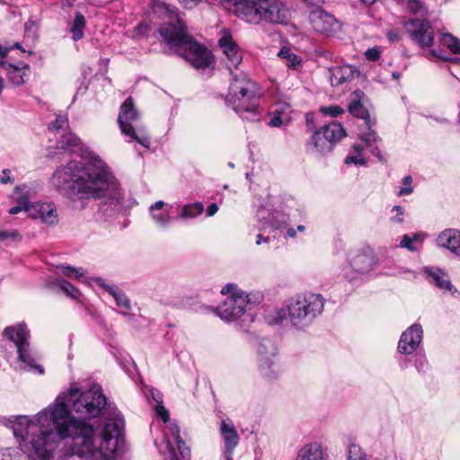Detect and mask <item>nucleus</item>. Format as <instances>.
Returning a JSON list of instances; mask_svg holds the SVG:
<instances>
[{
    "label": "nucleus",
    "instance_id": "nucleus-1",
    "mask_svg": "<svg viewBox=\"0 0 460 460\" xmlns=\"http://www.w3.org/2000/svg\"><path fill=\"white\" fill-rule=\"evenodd\" d=\"M106 404L99 386L82 393L70 388L34 416L10 422L21 450L34 460H112L124 420L113 413L102 422Z\"/></svg>",
    "mask_w": 460,
    "mask_h": 460
},
{
    "label": "nucleus",
    "instance_id": "nucleus-2",
    "mask_svg": "<svg viewBox=\"0 0 460 460\" xmlns=\"http://www.w3.org/2000/svg\"><path fill=\"white\" fill-rule=\"evenodd\" d=\"M53 188L71 201L105 199L113 210L125 208L124 191L107 164L97 155L87 162L70 161L58 167L51 179Z\"/></svg>",
    "mask_w": 460,
    "mask_h": 460
},
{
    "label": "nucleus",
    "instance_id": "nucleus-3",
    "mask_svg": "<svg viewBox=\"0 0 460 460\" xmlns=\"http://www.w3.org/2000/svg\"><path fill=\"white\" fill-rule=\"evenodd\" d=\"M160 36L195 69H205L214 63L213 55L205 46L198 43L186 32V24L177 17L175 22L164 24L159 29Z\"/></svg>",
    "mask_w": 460,
    "mask_h": 460
},
{
    "label": "nucleus",
    "instance_id": "nucleus-4",
    "mask_svg": "<svg viewBox=\"0 0 460 460\" xmlns=\"http://www.w3.org/2000/svg\"><path fill=\"white\" fill-rule=\"evenodd\" d=\"M229 10L252 24H282L288 20V9L281 0H234Z\"/></svg>",
    "mask_w": 460,
    "mask_h": 460
},
{
    "label": "nucleus",
    "instance_id": "nucleus-5",
    "mask_svg": "<svg viewBox=\"0 0 460 460\" xmlns=\"http://www.w3.org/2000/svg\"><path fill=\"white\" fill-rule=\"evenodd\" d=\"M226 102L243 120L252 122L261 120L262 110L259 105L255 84L246 75H234Z\"/></svg>",
    "mask_w": 460,
    "mask_h": 460
},
{
    "label": "nucleus",
    "instance_id": "nucleus-6",
    "mask_svg": "<svg viewBox=\"0 0 460 460\" xmlns=\"http://www.w3.org/2000/svg\"><path fill=\"white\" fill-rule=\"evenodd\" d=\"M325 299L320 294H298L287 300L288 316L290 324L298 329L305 330L322 314Z\"/></svg>",
    "mask_w": 460,
    "mask_h": 460
},
{
    "label": "nucleus",
    "instance_id": "nucleus-7",
    "mask_svg": "<svg viewBox=\"0 0 460 460\" xmlns=\"http://www.w3.org/2000/svg\"><path fill=\"white\" fill-rule=\"evenodd\" d=\"M140 114L135 108L132 97H128L120 106L118 123L121 132L146 148L150 146V137L146 128L138 125Z\"/></svg>",
    "mask_w": 460,
    "mask_h": 460
},
{
    "label": "nucleus",
    "instance_id": "nucleus-8",
    "mask_svg": "<svg viewBox=\"0 0 460 460\" xmlns=\"http://www.w3.org/2000/svg\"><path fill=\"white\" fill-rule=\"evenodd\" d=\"M4 335L15 345L18 359L25 369L34 370L39 374L44 373V368L37 363V358L31 349L30 331L26 323H19L4 328Z\"/></svg>",
    "mask_w": 460,
    "mask_h": 460
},
{
    "label": "nucleus",
    "instance_id": "nucleus-9",
    "mask_svg": "<svg viewBox=\"0 0 460 460\" xmlns=\"http://www.w3.org/2000/svg\"><path fill=\"white\" fill-rule=\"evenodd\" d=\"M375 264V258L370 251L351 252L342 268V275L348 281L356 283L364 279L374 270Z\"/></svg>",
    "mask_w": 460,
    "mask_h": 460
},
{
    "label": "nucleus",
    "instance_id": "nucleus-10",
    "mask_svg": "<svg viewBox=\"0 0 460 460\" xmlns=\"http://www.w3.org/2000/svg\"><path fill=\"white\" fill-rule=\"evenodd\" d=\"M260 302V297L247 293H235L228 296L219 306L213 308V312L226 322H234L241 318L251 305Z\"/></svg>",
    "mask_w": 460,
    "mask_h": 460
},
{
    "label": "nucleus",
    "instance_id": "nucleus-11",
    "mask_svg": "<svg viewBox=\"0 0 460 460\" xmlns=\"http://www.w3.org/2000/svg\"><path fill=\"white\" fill-rule=\"evenodd\" d=\"M49 130L59 135L57 148L72 154L82 150L80 139L69 130L68 119L65 115H58L54 122L49 125Z\"/></svg>",
    "mask_w": 460,
    "mask_h": 460
},
{
    "label": "nucleus",
    "instance_id": "nucleus-12",
    "mask_svg": "<svg viewBox=\"0 0 460 460\" xmlns=\"http://www.w3.org/2000/svg\"><path fill=\"white\" fill-rule=\"evenodd\" d=\"M165 450L170 460H189L190 447L180 436V429L175 423H169L164 429Z\"/></svg>",
    "mask_w": 460,
    "mask_h": 460
},
{
    "label": "nucleus",
    "instance_id": "nucleus-13",
    "mask_svg": "<svg viewBox=\"0 0 460 460\" xmlns=\"http://www.w3.org/2000/svg\"><path fill=\"white\" fill-rule=\"evenodd\" d=\"M404 28L411 39L421 47H429L434 40L430 23L423 19H411L404 22Z\"/></svg>",
    "mask_w": 460,
    "mask_h": 460
},
{
    "label": "nucleus",
    "instance_id": "nucleus-14",
    "mask_svg": "<svg viewBox=\"0 0 460 460\" xmlns=\"http://www.w3.org/2000/svg\"><path fill=\"white\" fill-rule=\"evenodd\" d=\"M28 217L32 219H40L48 226H56L59 221L58 208L53 202H31Z\"/></svg>",
    "mask_w": 460,
    "mask_h": 460
},
{
    "label": "nucleus",
    "instance_id": "nucleus-15",
    "mask_svg": "<svg viewBox=\"0 0 460 460\" xmlns=\"http://www.w3.org/2000/svg\"><path fill=\"white\" fill-rule=\"evenodd\" d=\"M423 337V330L420 324L414 323L404 331L398 342L401 354L411 355L419 348Z\"/></svg>",
    "mask_w": 460,
    "mask_h": 460
},
{
    "label": "nucleus",
    "instance_id": "nucleus-16",
    "mask_svg": "<svg viewBox=\"0 0 460 460\" xmlns=\"http://www.w3.org/2000/svg\"><path fill=\"white\" fill-rule=\"evenodd\" d=\"M220 435L224 444L223 459L233 460L234 448L239 444V435L231 421L222 420L220 425Z\"/></svg>",
    "mask_w": 460,
    "mask_h": 460
},
{
    "label": "nucleus",
    "instance_id": "nucleus-17",
    "mask_svg": "<svg viewBox=\"0 0 460 460\" xmlns=\"http://www.w3.org/2000/svg\"><path fill=\"white\" fill-rule=\"evenodd\" d=\"M310 22L314 30L322 34H329L335 30L337 20L323 10H315L310 13Z\"/></svg>",
    "mask_w": 460,
    "mask_h": 460
},
{
    "label": "nucleus",
    "instance_id": "nucleus-18",
    "mask_svg": "<svg viewBox=\"0 0 460 460\" xmlns=\"http://www.w3.org/2000/svg\"><path fill=\"white\" fill-rule=\"evenodd\" d=\"M423 274L427 280L438 287L443 291H448L454 294L456 289L452 285L448 275L441 269L436 267L426 266L422 269Z\"/></svg>",
    "mask_w": 460,
    "mask_h": 460
},
{
    "label": "nucleus",
    "instance_id": "nucleus-19",
    "mask_svg": "<svg viewBox=\"0 0 460 460\" xmlns=\"http://www.w3.org/2000/svg\"><path fill=\"white\" fill-rule=\"evenodd\" d=\"M438 247L447 249L451 253L460 257V230L447 228L440 232L436 239Z\"/></svg>",
    "mask_w": 460,
    "mask_h": 460
},
{
    "label": "nucleus",
    "instance_id": "nucleus-20",
    "mask_svg": "<svg viewBox=\"0 0 460 460\" xmlns=\"http://www.w3.org/2000/svg\"><path fill=\"white\" fill-rule=\"evenodd\" d=\"M365 93L360 90L354 91L350 95V100L348 104V110L354 117L364 119L367 127L373 126L376 121L371 119L368 111L364 107L362 99Z\"/></svg>",
    "mask_w": 460,
    "mask_h": 460
},
{
    "label": "nucleus",
    "instance_id": "nucleus-21",
    "mask_svg": "<svg viewBox=\"0 0 460 460\" xmlns=\"http://www.w3.org/2000/svg\"><path fill=\"white\" fill-rule=\"evenodd\" d=\"M356 74H358V71L351 65L336 66L328 68V79L332 86H339L350 81Z\"/></svg>",
    "mask_w": 460,
    "mask_h": 460
},
{
    "label": "nucleus",
    "instance_id": "nucleus-22",
    "mask_svg": "<svg viewBox=\"0 0 460 460\" xmlns=\"http://www.w3.org/2000/svg\"><path fill=\"white\" fill-rule=\"evenodd\" d=\"M167 206L163 200L155 201L148 208L150 217L154 224L162 229L167 228L172 222V217L169 209H164Z\"/></svg>",
    "mask_w": 460,
    "mask_h": 460
},
{
    "label": "nucleus",
    "instance_id": "nucleus-23",
    "mask_svg": "<svg viewBox=\"0 0 460 460\" xmlns=\"http://www.w3.org/2000/svg\"><path fill=\"white\" fill-rule=\"evenodd\" d=\"M4 69L10 82L14 85H21L25 83L29 76L30 67L24 62H17L13 64L10 62L3 64Z\"/></svg>",
    "mask_w": 460,
    "mask_h": 460
},
{
    "label": "nucleus",
    "instance_id": "nucleus-24",
    "mask_svg": "<svg viewBox=\"0 0 460 460\" xmlns=\"http://www.w3.org/2000/svg\"><path fill=\"white\" fill-rule=\"evenodd\" d=\"M95 281L99 287L104 288L114 298L116 305L121 308V313L128 314L131 310V303L127 295L118 287L106 284L101 278H97Z\"/></svg>",
    "mask_w": 460,
    "mask_h": 460
},
{
    "label": "nucleus",
    "instance_id": "nucleus-25",
    "mask_svg": "<svg viewBox=\"0 0 460 460\" xmlns=\"http://www.w3.org/2000/svg\"><path fill=\"white\" fill-rule=\"evenodd\" d=\"M219 47L222 49L223 53L230 62V66H232L234 68H236L237 66L241 63L243 57L238 46L233 40L232 37H222L219 40Z\"/></svg>",
    "mask_w": 460,
    "mask_h": 460
},
{
    "label": "nucleus",
    "instance_id": "nucleus-26",
    "mask_svg": "<svg viewBox=\"0 0 460 460\" xmlns=\"http://www.w3.org/2000/svg\"><path fill=\"white\" fill-rule=\"evenodd\" d=\"M257 217L259 220L263 221L264 226H269L274 229L280 228L288 219V215L280 210L270 212L269 209L263 208L258 209Z\"/></svg>",
    "mask_w": 460,
    "mask_h": 460
},
{
    "label": "nucleus",
    "instance_id": "nucleus-27",
    "mask_svg": "<svg viewBox=\"0 0 460 460\" xmlns=\"http://www.w3.org/2000/svg\"><path fill=\"white\" fill-rule=\"evenodd\" d=\"M258 371L260 376L268 381L277 379L280 374L278 358L258 359Z\"/></svg>",
    "mask_w": 460,
    "mask_h": 460
},
{
    "label": "nucleus",
    "instance_id": "nucleus-28",
    "mask_svg": "<svg viewBox=\"0 0 460 460\" xmlns=\"http://www.w3.org/2000/svg\"><path fill=\"white\" fill-rule=\"evenodd\" d=\"M295 460H327L321 444L312 442L303 446Z\"/></svg>",
    "mask_w": 460,
    "mask_h": 460
},
{
    "label": "nucleus",
    "instance_id": "nucleus-29",
    "mask_svg": "<svg viewBox=\"0 0 460 460\" xmlns=\"http://www.w3.org/2000/svg\"><path fill=\"white\" fill-rule=\"evenodd\" d=\"M323 136L332 144V147L334 145L346 136V131L341 124L337 122H332L322 128Z\"/></svg>",
    "mask_w": 460,
    "mask_h": 460
},
{
    "label": "nucleus",
    "instance_id": "nucleus-30",
    "mask_svg": "<svg viewBox=\"0 0 460 460\" xmlns=\"http://www.w3.org/2000/svg\"><path fill=\"white\" fill-rule=\"evenodd\" d=\"M278 358V347L274 341L269 338L262 339L258 345V359Z\"/></svg>",
    "mask_w": 460,
    "mask_h": 460
},
{
    "label": "nucleus",
    "instance_id": "nucleus-31",
    "mask_svg": "<svg viewBox=\"0 0 460 460\" xmlns=\"http://www.w3.org/2000/svg\"><path fill=\"white\" fill-rule=\"evenodd\" d=\"M204 212V206L201 202L185 204L179 213V218L181 220L193 219Z\"/></svg>",
    "mask_w": 460,
    "mask_h": 460
},
{
    "label": "nucleus",
    "instance_id": "nucleus-32",
    "mask_svg": "<svg viewBox=\"0 0 460 460\" xmlns=\"http://www.w3.org/2000/svg\"><path fill=\"white\" fill-rule=\"evenodd\" d=\"M278 56L282 58V59H285L286 60V66L288 67V68H291V69H297L300 65H301V62H302V58L295 54L294 52H292V50L288 48H282Z\"/></svg>",
    "mask_w": 460,
    "mask_h": 460
},
{
    "label": "nucleus",
    "instance_id": "nucleus-33",
    "mask_svg": "<svg viewBox=\"0 0 460 460\" xmlns=\"http://www.w3.org/2000/svg\"><path fill=\"white\" fill-rule=\"evenodd\" d=\"M85 28V18L81 13H76L71 26L72 39L78 41L84 37Z\"/></svg>",
    "mask_w": 460,
    "mask_h": 460
},
{
    "label": "nucleus",
    "instance_id": "nucleus-34",
    "mask_svg": "<svg viewBox=\"0 0 460 460\" xmlns=\"http://www.w3.org/2000/svg\"><path fill=\"white\" fill-rule=\"evenodd\" d=\"M267 320L270 324L280 325L284 321H288V306L274 308L268 312Z\"/></svg>",
    "mask_w": 460,
    "mask_h": 460
},
{
    "label": "nucleus",
    "instance_id": "nucleus-35",
    "mask_svg": "<svg viewBox=\"0 0 460 460\" xmlns=\"http://www.w3.org/2000/svg\"><path fill=\"white\" fill-rule=\"evenodd\" d=\"M312 140L314 147L320 153H327L332 150V146L330 142L323 136V130H317L314 133Z\"/></svg>",
    "mask_w": 460,
    "mask_h": 460
},
{
    "label": "nucleus",
    "instance_id": "nucleus-36",
    "mask_svg": "<svg viewBox=\"0 0 460 460\" xmlns=\"http://www.w3.org/2000/svg\"><path fill=\"white\" fill-rule=\"evenodd\" d=\"M399 4L409 9L412 13L423 14L425 6L420 0H395Z\"/></svg>",
    "mask_w": 460,
    "mask_h": 460
},
{
    "label": "nucleus",
    "instance_id": "nucleus-37",
    "mask_svg": "<svg viewBox=\"0 0 460 460\" xmlns=\"http://www.w3.org/2000/svg\"><path fill=\"white\" fill-rule=\"evenodd\" d=\"M423 239V235L421 234H415L412 236L408 234H403L402 236V240L400 242V247L405 248L410 252H416L417 247L413 245L415 242H420Z\"/></svg>",
    "mask_w": 460,
    "mask_h": 460
},
{
    "label": "nucleus",
    "instance_id": "nucleus-38",
    "mask_svg": "<svg viewBox=\"0 0 460 460\" xmlns=\"http://www.w3.org/2000/svg\"><path fill=\"white\" fill-rule=\"evenodd\" d=\"M441 40L443 45L447 47L451 52L460 55V40L457 38L450 33H444Z\"/></svg>",
    "mask_w": 460,
    "mask_h": 460
},
{
    "label": "nucleus",
    "instance_id": "nucleus-39",
    "mask_svg": "<svg viewBox=\"0 0 460 460\" xmlns=\"http://www.w3.org/2000/svg\"><path fill=\"white\" fill-rule=\"evenodd\" d=\"M17 205L9 209L11 215H16L22 210H24L28 214V208H31V202L29 198L25 195H22L17 199Z\"/></svg>",
    "mask_w": 460,
    "mask_h": 460
},
{
    "label": "nucleus",
    "instance_id": "nucleus-40",
    "mask_svg": "<svg viewBox=\"0 0 460 460\" xmlns=\"http://www.w3.org/2000/svg\"><path fill=\"white\" fill-rule=\"evenodd\" d=\"M59 272L66 277L79 279L84 276V271L81 268H75L72 266H60Z\"/></svg>",
    "mask_w": 460,
    "mask_h": 460
},
{
    "label": "nucleus",
    "instance_id": "nucleus-41",
    "mask_svg": "<svg viewBox=\"0 0 460 460\" xmlns=\"http://www.w3.org/2000/svg\"><path fill=\"white\" fill-rule=\"evenodd\" d=\"M60 288L73 299H78L81 296L79 289L75 288L71 283L66 280H61L59 282Z\"/></svg>",
    "mask_w": 460,
    "mask_h": 460
},
{
    "label": "nucleus",
    "instance_id": "nucleus-42",
    "mask_svg": "<svg viewBox=\"0 0 460 460\" xmlns=\"http://www.w3.org/2000/svg\"><path fill=\"white\" fill-rule=\"evenodd\" d=\"M368 128V130L363 134L360 135V139L366 143V146L367 147H371L372 145L376 144L377 141L380 140L379 137L377 136V134L372 130L370 128L371 127H367Z\"/></svg>",
    "mask_w": 460,
    "mask_h": 460
},
{
    "label": "nucleus",
    "instance_id": "nucleus-43",
    "mask_svg": "<svg viewBox=\"0 0 460 460\" xmlns=\"http://www.w3.org/2000/svg\"><path fill=\"white\" fill-rule=\"evenodd\" d=\"M19 242L22 240V236L17 230H4L0 231V242L5 241Z\"/></svg>",
    "mask_w": 460,
    "mask_h": 460
},
{
    "label": "nucleus",
    "instance_id": "nucleus-44",
    "mask_svg": "<svg viewBox=\"0 0 460 460\" xmlns=\"http://www.w3.org/2000/svg\"><path fill=\"white\" fill-rule=\"evenodd\" d=\"M412 178L410 175L405 176L402 179V185L398 192L399 196L409 195L412 193L413 188L411 187Z\"/></svg>",
    "mask_w": 460,
    "mask_h": 460
},
{
    "label": "nucleus",
    "instance_id": "nucleus-45",
    "mask_svg": "<svg viewBox=\"0 0 460 460\" xmlns=\"http://www.w3.org/2000/svg\"><path fill=\"white\" fill-rule=\"evenodd\" d=\"M13 49H17L22 50V52H25V50L22 48L19 42H16L9 47H3L2 45H0V66H3V64L7 63V61H3V59L7 56L8 52Z\"/></svg>",
    "mask_w": 460,
    "mask_h": 460
},
{
    "label": "nucleus",
    "instance_id": "nucleus-46",
    "mask_svg": "<svg viewBox=\"0 0 460 460\" xmlns=\"http://www.w3.org/2000/svg\"><path fill=\"white\" fill-rule=\"evenodd\" d=\"M321 111L323 113L330 115L332 118H337L340 115L344 113V110L338 105L324 107V108H322Z\"/></svg>",
    "mask_w": 460,
    "mask_h": 460
},
{
    "label": "nucleus",
    "instance_id": "nucleus-47",
    "mask_svg": "<svg viewBox=\"0 0 460 460\" xmlns=\"http://www.w3.org/2000/svg\"><path fill=\"white\" fill-rule=\"evenodd\" d=\"M315 54L318 58L324 59L326 61L332 60L333 53L329 49L319 47L315 49Z\"/></svg>",
    "mask_w": 460,
    "mask_h": 460
},
{
    "label": "nucleus",
    "instance_id": "nucleus-48",
    "mask_svg": "<svg viewBox=\"0 0 460 460\" xmlns=\"http://www.w3.org/2000/svg\"><path fill=\"white\" fill-rule=\"evenodd\" d=\"M155 412L157 416H159L164 422H167L169 420L170 415L169 411L166 410V408L163 405V402L159 404H155Z\"/></svg>",
    "mask_w": 460,
    "mask_h": 460
},
{
    "label": "nucleus",
    "instance_id": "nucleus-49",
    "mask_svg": "<svg viewBox=\"0 0 460 460\" xmlns=\"http://www.w3.org/2000/svg\"><path fill=\"white\" fill-rule=\"evenodd\" d=\"M380 55H381V51H380L379 48H377V47L368 49L365 53L366 58L369 61L378 60L380 58Z\"/></svg>",
    "mask_w": 460,
    "mask_h": 460
},
{
    "label": "nucleus",
    "instance_id": "nucleus-50",
    "mask_svg": "<svg viewBox=\"0 0 460 460\" xmlns=\"http://www.w3.org/2000/svg\"><path fill=\"white\" fill-rule=\"evenodd\" d=\"M235 293H244L243 291L240 290L237 288V285L235 284H226L225 287H223L221 290V294L223 295H228L231 294V296H235Z\"/></svg>",
    "mask_w": 460,
    "mask_h": 460
},
{
    "label": "nucleus",
    "instance_id": "nucleus-51",
    "mask_svg": "<svg viewBox=\"0 0 460 460\" xmlns=\"http://www.w3.org/2000/svg\"><path fill=\"white\" fill-rule=\"evenodd\" d=\"M392 212H396L394 216L391 217V221L394 223H402L403 221V208L401 206H394Z\"/></svg>",
    "mask_w": 460,
    "mask_h": 460
},
{
    "label": "nucleus",
    "instance_id": "nucleus-52",
    "mask_svg": "<svg viewBox=\"0 0 460 460\" xmlns=\"http://www.w3.org/2000/svg\"><path fill=\"white\" fill-rule=\"evenodd\" d=\"M345 164H354L365 165L367 164V161L363 157H358L357 155H349L345 159Z\"/></svg>",
    "mask_w": 460,
    "mask_h": 460
},
{
    "label": "nucleus",
    "instance_id": "nucleus-53",
    "mask_svg": "<svg viewBox=\"0 0 460 460\" xmlns=\"http://www.w3.org/2000/svg\"><path fill=\"white\" fill-rule=\"evenodd\" d=\"M0 181L3 184L13 183L14 181L13 177L11 176V171L9 169L3 170Z\"/></svg>",
    "mask_w": 460,
    "mask_h": 460
},
{
    "label": "nucleus",
    "instance_id": "nucleus-54",
    "mask_svg": "<svg viewBox=\"0 0 460 460\" xmlns=\"http://www.w3.org/2000/svg\"><path fill=\"white\" fill-rule=\"evenodd\" d=\"M282 124V119L279 115L273 116L270 121L268 122V125L272 128H279Z\"/></svg>",
    "mask_w": 460,
    "mask_h": 460
},
{
    "label": "nucleus",
    "instance_id": "nucleus-55",
    "mask_svg": "<svg viewBox=\"0 0 460 460\" xmlns=\"http://www.w3.org/2000/svg\"><path fill=\"white\" fill-rule=\"evenodd\" d=\"M181 4L188 9H191L200 1V0H179Z\"/></svg>",
    "mask_w": 460,
    "mask_h": 460
},
{
    "label": "nucleus",
    "instance_id": "nucleus-56",
    "mask_svg": "<svg viewBox=\"0 0 460 460\" xmlns=\"http://www.w3.org/2000/svg\"><path fill=\"white\" fill-rule=\"evenodd\" d=\"M218 211V206L217 203H211L207 208V216L213 217Z\"/></svg>",
    "mask_w": 460,
    "mask_h": 460
},
{
    "label": "nucleus",
    "instance_id": "nucleus-57",
    "mask_svg": "<svg viewBox=\"0 0 460 460\" xmlns=\"http://www.w3.org/2000/svg\"><path fill=\"white\" fill-rule=\"evenodd\" d=\"M387 38L389 40V41H392V42H394V41H399L400 40V35H399V32L396 31H390L387 32Z\"/></svg>",
    "mask_w": 460,
    "mask_h": 460
},
{
    "label": "nucleus",
    "instance_id": "nucleus-58",
    "mask_svg": "<svg viewBox=\"0 0 460 460\" xmlns=\"http://www.w3.org/2000/svg\"><path fill=\"white\" fill-rule=\"evenodd\" d=\"M369 150H370V153L375 155L376 157H377L380 161L383 160V156H382V154L380 152V149L378 146H375V145H372L371 147H368Z\"/></svg>",
    "mask_w": 460,
    "mask_h": 460
},
{
    "label": "nucleus",
    "instance_id": "nucleus-59",
    "mask_svg": "<svg viewBox=\"0 0 460 460\" xmlns=\"http://www.w3.org/2000/svg\"><path fill=\"white\" fill-rule=\"evenodd\" d=\"M151 395H152V398L155 402L156 404H159V403L163 402L162 395H161V394L158 391L152 390L151 391Z\"/></svg>",
    "mask_w": 460,
    "mask_h": 460
},
{
    "label": "nucleus",
    "instance_id": "nucleus-60",
    "mask_svg": "<svg viewBox=\"0 0 460 460\" xmlns=\"http://www.w3.org/2000/svg\"><path fill=\"white\" fill-rule=\"evenodd\" d=\"M270 238L269 237H263L261 234L257 235L256 244L260 245L262 243H269Z\"/></svg>",
    "mask_w": 460,
    "mask_h": 460
},
{
    "label": "nucleus",
    "instance_id": "nucleus-61",
    "mask_svg": "<svg viewBox=\"0 0 460 460\" xmlns=\"http://www.w3.org/2000/svg\"><path fill=\"white\" fill-rule=\"evenodd\" d=\"M310 5L319 6L323 4L324 0H303Z\"/></svg>",
    "mask_w": 460,
    "mask_h": 460
},
{
    "label": "nucleus",
    "instance_id": "nucleus-62",
    "mask_svg": "<svg viewBox=\"0 0 460 460\" xmlns=\"http://www.w3.org/2000/svg\"><path fill=\"white\" fill-rule=\"evenodd\" d=\"M287 234L289 237L294 238L296 235V230L294 228H288Z\"/></svg>",
    "mask_w": 460,
    "mask_h": 460
},
{
    "label": "nucleus",
    "instance_id": "nucleus-63",
    "mask_svg": "<svg viewBox=\"0 0 460 460\" xmlns=\"http://www.w3.org/2000/svg\"><path fill=\"white\" fill-rule=\"evenodd\" d=\"M353 149L355 150V152L360 155L361 152H362V147L359 146V145H354L353 146Z\"/></svg>",
    "mask_w": 460,
    "mask_h": 460
},
{
    "label": "nucleus",
    "instance_id": "nucleus-64",
    "mask_svg": "<svg viewBox=\"0 0 460 460\" xmlns=\"http://www.w3.org/2000/svg\"><path fill=\"white\" fill-rule=\"evenodd\" d=\"M359 1L366 5H371L376 2V0H359Z\"/></svg>",
    "mask_w": 460,
    "mask_h": 460
}]
</instances>
